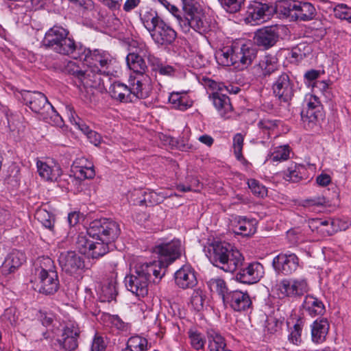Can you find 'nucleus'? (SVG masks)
Segmentation results:
<instances>
[{"instance_id":"1","label":"nucleus","mask_w":351,"mask_h":351,"mask_svg":"<svg viewBox=\"0 0 351 351\" xmlns=\"http://www.w3.org/2000/svg\"><path fill=\"white\" fill-rule=\"evenodd\" d=\"M256 56V50L252 45L243 42L234 43L216 53V59L219 64L225 66H234L239 70L251 65Z\"/></svg>"},{"instance_id":"2","label":"nucleus","mask_w":351,"mask_h":351,"mask_svg":"<svg viewBox=\"0 0 351 351\" xmlns=\"http://www.w3.org/2000/svg\"><path fill=\"white\" fill-rule=\"evenodd\" d=\"M165 271L160 274L158 263H137L134 271L125 278V285L128 291L138 297H144L148 293L151 276L161 279Z\"/></svg>"},{"instance_id":"3","label":"nucleus","mask_w":351,"mask_h":351,"mask_svg":"<svg viewBox=\"0 0 351 351\" xmlns=\"http://www.w3.org/2000/svg\"><path fill=\"white\" fill-rule=\"evenodd\" d=\"M64 72L73 75L78 80L80 96L86 101H91L96 93L101 92L104 88L101 77L92 74L88 69L82 70L75 62L69 61L64 67Z\"/></svg>"},{"instance_id":"4","label":"nucleus","mask_w":351,"mask_h":351,"mask_svg":"<svg viewBox=\"0 0 351 351\" xmlns=\"http://www.w3.org/2000/svg\"><path fill=\"white\" fill-rule=\"evenodd\" d=\"M21 96L25 104L35 113L39 114L40 118L47 123L62 127L63 120L56 111L47 98L40 92L23 90Z\"/></svg>"},{"instance_id":"5","label":"nucleus","mask_w":351,"mask_h":351,"mask_svg":"<svg viewBox=\"0 0 351 351\" xmlns=\"http://www.w3.org/2000/svg\"><path fill=\"white\" fill-rule=\"evenodd\" d=\"M69 31L59 25H55L49 28L42 40L43 46L55 53L69 56L76 50L74 39L69 36Z\"/></svg>"},{"instance_id":"6","label":"nucleus","mask_w":351,"mask_h":351,"mask_svg":"<svg viewBox=\"0 0 351 351\" xmlns=\"http://www.w3.org/2000/svg\"><path fill=\"white\" fill-rule=\"evenodd\" d=\"M154 41L159 45L172 44L177 37L176 31L163 21L156 13L149 12L141 19Z\"/></svg>"},{"instance_id":"7","label":"nucleus","mask_w":351,"mask_h":351,"mask_svg":"<svg viewBox=\"0 0 351 351\" xmlns=\"http://www.w3.org/2000/svg\"><path fill=\"white\" fill-rule=\"evenodd\" d=\"M38 291L45 295H52L59 289V279L54 263L48 256L39 259Z\"/></svg>"},{"instance_id":"8","label":"nucleus","mask_w":351,"mask_h":351,"mask_svg":"<svg viewBox=\"0 0 351 351\" xmlns=\"http://www.w3.org/2000/svg\"><path fill=\"white\" fill-rule=\"evenodd\" d=\"M84 60L88 67V71L100 77L101 75H108L111 73L115 62L108 52L100 49L85 51Z\"/></svg>"},{"instance_id":"9","label":"nucleus","mask_w":351,"mask_h":351,"mask_svg":"<svg viewBox=\"0 0 351 351\" xmlns=\"http://www.w3.org/2000/svg\"><path fill=\"white\" fill-rule=\"evenodd\" d=\"M121 229L118 223L110 219L103 218L92 221L87 229V234L90 238H98L110 244L119 236Z\"/></svg>"},{"instance_id":"10","label":"nucleus","mask_w":351,"mask_h":351,"mask_svg":"<svg viewBox=\"0 0 351 351\" xmlns=\"http://www.w3.org/2000/svg\"><path fill=\"white\" fill-rule=\"evenodd\" d=\"M182 245L180 240H172L168 243H161L156 245L153 252L158 254L159 261L152 263H158L160 265V274L162 268L167 267L169 264L178 258L182 254Z\"/></svg>"},{"instance_id":"11","label":"nucleus","mask_w":351,"mask_h":351,"mask_svg":"<svg viewBox=\"0 0 351 351\" xmlns=\"http://www.w3.org/2000/svg\"><path fill=\"white\" fill-rule=\"evenodd\" d=\"M184 10L185 14L180 25L184 32H189L191 28L199 33L207 29L206 23L204 20V14L193 3L184 6Z\"/></svg>"},{"instance_id":"12","label":"nucleus","mask_w":351,"mask_h":351,"mask_svg":"<svg viewBox=\"0 0 351 351\" xmlns=\"http://www.w3.org/2000/svg\"><path fill=\"white\" fill-rule=\"evenodd\" d=\"M277 287L282 295L290 298H300L309 289L308 284L304 278L284 279L278 284Z\"/></svg>"},{"instance_id":"13","label":"nucleus","mask_w":351,"mask_h":351,"mask_svg":"<svg viewBox=\"0 0 351 351\" xmlns=\"http://www.w3.org/2000/svg\"><path fill=\"white\" fill-rule=\"evenodd\" d=\"M274 13V6L254 1L247 8L246 21L252 25H258L269 20Z\"/></svg>"},{"instance_id":"14","label":"nucleus","mask_w":351,"mask_h":351,"mask_svg":"<svg viewBox=\"0 0 351 351\" xmlns=\"http://www.w3.org/2000/svg\"><path fill=\"white\" fill-rule=\"evenodd\" d=\"M58 262L62 271L71 276L79 274L84 267L83 258L74 251L60 253Z\"/></svg>"},{"instance_id":"15","label":"nucleus","mask_w":351,"mask_h":351,"mask_svg":"<svg viewBox=\"0 0 351 351\" xmlns=\"http://www.w3.org/2000/svg\"><path fill=\"white\" fill-rule=\"evenodd\" d=\"M272 90L280 101L288 102L293 96V83L287 73H282L274 82Z\"/></svg>"},{"instance_id":"16","label":"nucleus","mask_w":351,"mask_h":351,"mask_svg":"<svg viewBox=\"0 0 351 351\" xmlns=\"http://www.w3.org/2000/svg\"><path fill=\"white\" fill-rule=\"evenodd\" d=\"M80 330L78 325L75 322H69L63 329L61 339L58 343L61 351H73L78 346L77 338Z\"/></svg>"},{"instance_id":"17","label":"nucleus","mask_w":351,"mask_h":351,"mask_svg":"<svg viewBox=\"0 0 351 351\" xmlns=\"http://www.w3.org/2000/svg\"><path fill=\"white\" fill-rule=\"evenodd\" d=\"M226 305L235 311H245L251 308L252 302L247 292L239 290L229 291L224 297V302Z\"/></svg>"},{"instance_id":"18","label":"nucleus","mask_w":351,"mask_h":351,"mask_svg":"<svg viewBox=\"0 0 351 351\" xmlns=\"http://www.w3.org/2000/svg\"><path fill=\"white\" fill-rule=\"evenodd\" d=\"M264 275V267L258 262L252 263L241 269L236 275L237 280L244 284H254L258 282Z\"/></svg>"},{"instance_id":"19","label":"nucleus","mask_w":351,"mask_h":351,"mask_svg":"<svg viewBox=\"0 0 351 351\" xmlns=\"http://www.w3.org/2000/svg\"><path fill=\"white\" fill-rule=\"evenodd\" d=\"M340 221L334 219H312L308 224L312 231H316L323 237L330 236L341 230Z\"/></svg>"},{"instance_id":"20","label":"nucleus","mask_w":351,"mask_h":351,"mask_svg":"<svg viewBox=\"0 0 351 351\" xmlns=\"http://www.w3.org/2000/svg\"><path fill=\"white\" fill-rule=\"evenodd\" d=\"M36 167L40 178L47 182H57L62 173L60 165L52 160H38Z\"/></svg>"},{"instance_id":"21","label":"nucleus","mask_w":351,"mask_h":351,"mask_svg":"<svg viewBox=\"0 0 351 351\" xmlns=\"http://www.w3.org/2000/svg\"><path fill=\"white\" fill-rule=\"evenodd\" d=\"M273 265L276 270L289 275L298 269L299 259L294 254H280L274 258Z\"/></svg>"},{"instance_id":"22","label":"nucleus","mask_w":351,"mask_h":351,"mask_svg":"<svg viewBox=\"0 0 351 351\" xmlns=\"http://www.w3.org/2000/svg\"><path fill=\"white\" fill-rule=\"evenodd\" d=\"M176 285L180 289L193 288L197 283L194 269L190 265H184L174 275Z\"/></svg>"},{"instance_id":"23","label":"nucleus","mask_w":351,"mask_h":351,"mask_svg":"<svg viewBox=\"0 0 351 351\" xmlns=\"http://www.w3.org/2000/svg\"><path fill=\"white\" fill-rule=\"evenodd\" d=\"M232 245L226 242H214L208 248V257L213 265L221 269Z\"/></svg>"},{"instance_id":"24","label":"nucleus","mask_w":351,"mask_h":351,"mask_svg":"<svg viewBox=\"0 0 351 351\" xmlns=\"http://www.w3.org/2000/svg\"><path fill=\"white\" fill-rule=\"evenodd\" d=\"M278 39V34L276 27H266L257 30L255 33L254 43L265 49L274 46Z\"/></svg>"},{"instance_id":"25","label":"nucleus","mask_w":351,"mask_h":351,"mask_svg":"<svg viewBox=\"0 0 351 351\" xmlns=\"http://www.w3.org/2000/svg\"><path fill=\"white\" fill-rule=\"evenodd\" d=\"M25 260L24 253L16 250H12L3 263L1 272L5 275L14 272Z\"/></svg>"},{"instance_id":"26","label":"nucleus","mask_w":351,"mask_h":351,"mask_svg":"<svg viewBox=\"0 0 351 351\" xmlns=\"http://www.w3.org/2000/svg\"><path fill=\"white\" fill-rule=\"evenodd\" d=\"M305 104L306 110L302 111L301 116L304 122L308 121L313 123L317 119V112L320 108V101L319 98L313 95H307L305 97Z\"/></svg>"},{"instance_id":"27","label":"nucleus","mask_w":351,"mask_h":351,"mask_svg":"<svg viewBox=\"0 0 351 351\" xmlns=\"http://www.w3.org/2000/svg\"><path fill=\"white\" fill-rule=\"evenodd\" d=\"M147 61L152 71L156 78L158 75L167 77H173L176 73V69L171 65L163 64L160 59L153 54L148 53Z\"/></svg>"},{"instance_id":"28","label":"nucleus","mask_w":351,"mask_h":351,"mask_svg":"<svg viewBox=\"0 0 351 351\" xmlns=\"http://www.w3.org/2000/svg\"><path fill=\"white\" fill-rule=\"evenodd\" d=\"M109 93L112 99L120 102L134 101V95L131 92V88L123 83L119 82L113 83L109 88Z\"/></svg>"},{"instance_id":"29","label":"nucleus","mask_w":351,"mask_h":351,"mask_svg":"<svg viewBox=\"0 0 351 351\" xmlns=\"http://www.w3.org/2000/svg\"><path fill=\"white\" fill-rule=\"evenodd\" d=\"M243 261L244 258L241 253L231 246L221 269L226 272H234L242 265Z\"/></svg>"},{"instance_id":"30","label":"nucleus","mask_w":351,"mask_h":351,"mask_svg":"<svg viewBox=\"0 0 351 351\" xmlns=\"http://www.w3.org/2000/svg\"><path fill=\"white\" fill-rule=\"evenodd\" d=\"M143 79H136L132 84L131 92L134 95V101L136 99H145L149 96L152 86L147 75H141Z\"/></svg>"},{"instance_id":"31","label":"nucleus","mask_w":351,"mask_h":351,"mask_svg":"<svg viewBox=\"0 0 351 351\" xmlns=\"http://www.w3.org/2000/svg\"><path fill=\"white\" fill-rule=\"evenodd\" d=\"M234 232L242 236L248 237L256 231V221L247 219L245 217L238 216L233 220Z\"/></svg>"},{"instance_id":"32","label":"nucleus","mask_w":351,"mask_h":351,"mask_svg":"<svg viewBox=\"0 0 351 351\" xmlns=\"http://www.w3.org/2000/svg\"><path fill=\"white\" fill-rule=\"evenodd\" d=\"M330 324L327 319H318L311 325V339L315 343H322L325 341L328 333Z\"/></svg>"},{"instance_id":"33","label":"nucleus","mask_w":351,"mask_h":351,"mask_svg":"<svg viewBox=\"0 0 351 351\" xmlns=\"http://www.w3.org/2000/svg\"><path fill=\"white\" fill-rule=\"evenodd\" d=\"M293 14V21L300 20L306 21L315 17L316 10L311 3L295 1V8Z\"/></svg>"},{"instance_id":"34","label":"nucleus","mask_w":351,"mask_h":351,"mask_svg":"<svg viewBox=\"0 0 351 351\" xmlns=\"http://www.w3.org/2000/svg\"><path fill=\"white\" fill-rule=\"evenodd\" d=\"M307 169L303 165L292 163L283 172V178L289 182H298L306 177Z\"/></svg>"},{"instance_id":"35","label":"nucleus","mask_w":351,"mask_h":351,"mask_svg":"<svg viewBox=\"0 0 351 351\" xmlns=\"http://www.w3.org/2000/svg\"><path fill=\"white\" fill-rule=\"evenodd\" d=\"M302 306L304 311L311 317L322 315L325 312V306L323 302L311 295L305 297Z\"/></svg>"},{"instance_id":"36","label":"nucleus","mask_w":351,"mask_h":351,"mask_svg":"<svg viewBox=\"0 0 351 351\" xmlns=\"http://www.w3.org/2000/svg\"><path fill=\"white\" fill-rule=\"evenodd\" d=\"M169 101L173 108L182 111L193 105V101L187 95V91L171 93L169 97Z\"/></svg>"},{"instance_id":"37","label":"nucleus","mask_w":351,"mask_h":351,"mask_svg":"<svg viewBox=\"0 0 351 351\" xmlns=\"http://www.w3.org/2000/svg\"><path fill=\"white\" fill-rule=\"evenodd\" d=\"M278 67L279 64L276 57L267 55L260 60L257 69L259 71L260 75L266 77L278 70Z\"/></svg>"},{"instance_id":"38","label":"nucleus","mask_w":351,"mask_h":351,"mask_svg":"<svg viewBox=\"0 0 351 351\" xmlns=\"http://www.w3.org/2000/svg\"><path fill=\"white\" fill-rule=\"evenodd\" d=\"M126 63L130 70L141 75H143L147 69V66L144 59L134 52L128 53L126 57Z\"/></svg>"},{"instance_id":"39","label":"nucleus","mask_w":351,"mask_h":351,"mask_svg":"<svg viewBox=\"0 0 351 351\" xmlns=\"http://www.w3.org/2000/svg\"><path fill=\"white\" fill-rule=\"evenodd\" d=\"M208 341L210 351H231L227 348L225 339L215 330L208 331Z\"/></svg>"},{"instance_id":"40","label":"nucleus","mask_w":351,"mask_h":351,"mask_svg":"<svg viewBox=\"0 0 351 351\" xmlns=\"http://www.w3.org/2000/svg\"><path fill=\"white\" fill-rule=\"evenodd\" d=\"M213 104L221 116H225L232 110L230 98L219 93H213Z\"/></svg>"},{"instance_id":"41","label":"nucleus","mask_w":351,"mask_h":351,"mask_svg":"<svg viewBox=\"0 0 351 351\" xmlns=\"http://www.w3.org/2000/svg\"><path fill=\"white\" fill-rule=\"evenodd\" d=\"M87 162V159L82 158L78 159L77 162H75V164H78L75 167L76 170L75 171V174L80 179H92L95 176V171L94 169V165L92 162H88V166H84L83 162Z\"/></svg>"},{"instance_id":"42","label":"nucleus","mask_w":351,"mask_h":351,"mask_svg":"<svg viewBox=\"0 0 351 351\" xmlns=\"http://www.w3.org/2000/svg\"><path fill=\"white\" fill-rule=\"evenodd\" d=\"M295 8V1L293 0H280L274 7V12L279 14L286 18H290L293 21L294 9Z\"/></svg>"},{"instance_id":"43","label":"nucleus","mask_w":351,"mask_h":351,"mask_svg":"<svg viewBox=\"0 0 351 351\" xmlns=\"http://www.w3.org/2000/svg\"><path fill=\"white\" fill-rule=\"evenodd\" d=\"M94 239H96V241L93 240L86 256L91 258H99L108 252L110 243L104 241H99L97 237H95Z\"/></svg>"},{"instance_id":"44","label":"nucleus","mask_w":351,"mask_h":351,"mask_svg":"<svg viewBox=\"0 0 351 351\" xmlns=\"http://www.w3.org/2000/svg\"><path fill=\"white\" fill-rule=\"evenodd\" d=\"M35 218L40 222L43 227L53 230L55 218L54 216L45 208L37 209L35 213Z\"/></svg>"},{"instance_id":"45","label":"nucleus","mask_w":351,"mask_h":351,"mask_svg":"<svg viewBox=\"0 0 351 351\" xmlns=\"http://www.w3.org/2000/svg\"><path fill=\"white\" fill-rule=\"evenodd\" d=\"M147 341L145 338L136 335L131 337L128 342L127 346L123 351H147Z\"/></svg>"},{"instance_id":"46","label":"nucleus","mask_w":351,"mask_h":351,"mask_svg":"<svg viewBox=\"0 0 351 351\" xmlns=\"http://www.w3.org/2000/svg\"><path fill=\"white\" fill-rule=\"evenodd\" d=\"M207 285L212 292L217 293L221 296L223 301L224 302V297L227 295L228 288L226 282L220 278H211L207 282Z\"/></svg>"},{"instance_id":"47","label":"nucleus","mask_w":351,"mask_h":351,"mask_svg":"<svg viewBox=\"0 0 351 351\" xmlns=\"http://www.w3.org/2000/svg\"><path fill=\"white\" fill-rule=\"evenodd\" d=\"M290 149L288 145H282L276 147L267 160L271 162H282L289 158Z\"/></svg>"},{"instance_id":"48","label":"nucleus","mask_w":351,"mask_h":351,"mask_svg":"<svg viewBox=\"0 0 351 351\" xmlns=\"http://www.w3.org/2000/svg\"><path fill=\"white\" fill-rule=\"evenodd\" d=\"M221 7L228 13L239 12L244 5L245 0H218Z\"/></svg>"},{"instance_id":"49","label":"nucleus","mask_w":351,"mask_h":351,"mask_svg":"<svg viewBox=\"0 0 351 351\" xmlns=\"http://www.w3.org/2000/svg\"><path fill=\"white\" fill-rule=\"evenodd\" d=\"M117 295L115 282H111L102 286L101 292V300L102 302H110L115 299Z\"/></svg>"},{"instance_id":"50","label":"nucleus","mask_w":351,"mask_h":351,"mask_svg":"<svg viewBox=\"0 0 351 351\" xmlns=\"http://www.w3.org/2000/svg\"><path fill=\"white\" fill-rule=\"evenodd\" d=\"M1 319L8 326H15L19 321V314L16 309L14 308L5 309L1 317Z\"/></svg>"},{"instance_id":"51","label":"nucleus","mask_w":351,"mask_h":351,"mask_svg":"<svg viewBox=\"0 0 351 351\" xmlns=\"http://www.w3.org/2000/svg\"><path fill=\"white\" fill-rule=\"evenodd\" d=\"M247 183L249 189L255 196L264 197L267 195V190L266 187L261 184L258 180L249 179Z\"/></svg>"},{"instance_id":"52","label":"nucleus","mask_w":351,"mask_h":351,"mask_svg":"<svg viewBox=\"0 0 351 351\" xmlns=\"http://www.w3.org/2000/svg\"><path fill=\"white\" fill-rule=\"evenodd\" d=\"M92 242L93 240L88 238L86 235L80 234L78 235L75 242L76 248L81 254L86 256L89 252Z\"/></svg>"},{"instance_id":"53","label":"nucleus","mask_w":351,"mask_h":351,"mask_svg":"<svg viewBox=\"0 0 351 351\" xmlns=\"http://www.w3.org/2000/svg\"><path fill=\"white\" fill-rule=\"evenodd\" d=\"M205 295L201 289L195 290L191 297V303L195 311L203 309L205 301Z\"/></svg>"},{"instance_id":"54","label":"nucleus","mask_w":351,"mask_h":351,"mask_svg":"<svg viewBox=\"0 0 351 351\" xmlns=\"http://www.w3.org/2000/svg\"><path fill=\"white\" fill-rule=\"evenodd\" d=\"M189 337L191 340V344L194 349L198 350L204 347L205 339L202 334L198 331L190 330L189 331Z\"/></svg>"},{"instance_id":"55","label":"nucleus","mask_w":351,"mask_h":351,"mask_svg":"<svg viewBox=\"0 0 351 351\" xmlns=\"http://www.w3.org/2000/svg\"><path fill=\"white\" fill-rule=\"evenodd\" d=\"M335 17L351 23V8L346 4H338L333 8Z\"/></svg>"},{"instance_id":"56","label":"nucleus","mask_w":351,"mask_h":351,"mask_svg":"<svg viewBox=\"0 0 351 351\" xmlns=\"http://www.w3.org/2000/svg\"><path fill=\"white\" fill-rule=\"evenodd\" d=\"M244 137L241 133H237L233 138V148L236 158L238 160L243 158L242 149L243 145Z\"/></svg>"},{"instance_id":"57","label":"nucleus","mask_w":351,"mask_h":351,"mask_svg":"<svg viewBox=\"0 0 351 351\" xmlns=\"http://www.w3.org/2000/svg\"><path fill=\"white\" fill-rule=\"evenodd\" d=\"M302 325L299 323L295 324L293 326V328L291 329L289 335L288 336L289 341L295 345H298L302 341Z\"/></svg>"},{"instance_id":"58","label":"nucleus","mask_w":351,"mask_h":351,"mask_svg":"<svg viewBox=\"0 0 351 351\" xmlns=\"http://www.w3.org/2000/svg\"><path fill=\"white\" fill-rule=\"evenodd\" d=\"M106 348V342L102 337L95 335L91 346V351H105Z\"/></svg>"},{"instance_id":"59","label":"nucleus","mask_w":351,"mask_h":351,"mask_svg":"<svg viewBox=\"0 0 351 351\" xmlns=\"http://www.w3.org/2000/svg\"><path fill=\"white\" fill-rule=\"evenodd\" d=\"M282 322L274 317H269L266 321V328L270 333H275L280 328Z\"/></svg>"},{"instance_id":"60","label":"nucleus","mask_w":351,"mask_h":351,"mask_svg":"<svg viewBox=\"0 0 351 351\" xmlns=\"http://www.w3.org/2000/svg\"><path fill=\"white\" fill-rule=\"evenodd\" d=\"M328 203V201L324 196H317L304 201V206L311 207L314 206H324Z\"/></svg>"},{"instance_id":"61","label":"nucleus","mask_w":351,"mask_h":351,"mask_svg":"<svg viewBox=\"0 0 351 351\" xmlns=\"http://www.w3.org/2000/svg\"><path fill=\"white\" fill-rule=\"evenodd\" d=\"M38 318L43 326H50L55 318L54 315L51 312L40 311Z\"/></svg>"},{"instance_id":"62","label":"nucleus","mask_w":351,"mask_h":351,"mask_svg":"<svg viewBox=\"0 0 351 351\" xmlns=\"http://www.w3.org/2000/svg\"><path fill=\"white\" fill-rule=\"evenodd\" d=\"M258 126L263 130H274L276 126L277 123L276 121L269 119H263L259 121Z\"/></svg>"},{"instance_id":"63","label":"nucleus","mask_w":351,"mask_h":351,"mask_svg":"<svg viewBox=\"0 0 351 351\" xmlns=\"http://www.w3.org/2000/svg\"><path fill=\"white\" fill-rule=\"evenodd\" d=\"M155 195L156 193L153 192L145 193L144 198L140 201V204L148 206V204L152 205L156 203V201L152 199Z\"/></svg>"},{"instance_id":"64","label":"nucleus","mask_w":351,"mask_h":351,"mask_svg":"<svg viewBox=\"0 0 351 351\" xmlns=\"http://www.w3.org/2000/svg\"><path fill=\"white\" fill-rule=\"evenodd\" d=\"M317 183L322 186H326L331 182V178L328 174H321L316 178Z\"/></svg>"}]
</instances>
